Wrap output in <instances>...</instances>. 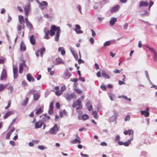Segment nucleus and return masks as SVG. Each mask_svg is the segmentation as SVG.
<instances>
[{
    "mask_svg": "<svg viewBox=\"0 0 157 157\" xmlns=\"http://www.w3.org/2000/svg\"><path fill=\"white\" fill-rule=\"evenodd\" d=\"M36 2L38 4V7L41 10H44L46 9V7L48 6V2L45 1H42L40 2L38 0H35Z\"/></svg>",
    "mask_w": 157,
    "mask_h": 157,
    "instance_id": "1",
    "label": "nucleus"
},
{
    "mask_svg": "<svg viewBox=\"0 0 157 157\" xmlns=\"http://www.w3.org/2000/svg\"><path fill=\"white\" fill-rule=\"evenodd\" d=\"M77 106H78L76 108V110L81 109L82 108V105L81 104V101L79 99H78L76 101H74L73 103L72 107L73 108H75Z\"/></svg>",
    "mask_w": 157,
    "mask_h": 157,
    "instance_id": "2",
    "label": "nucleus"
},
{
    "mask_svg": "<svg viewBox=\"0 0 157 157\" xmlns=\"http://www.w3.org/2000/svg\"><path fill=\"white\" fill-rule=\"evenodd\" d=\"M64 97L68 101H70L75 97V94L74 92L70 94L68 93H65L63 94Z\"/></svg>",
    "mask_w": 157,
    "mask_h": 157,
    "instance_id": "3",
    "label": "nucleus"
},
{
    "mask_svg": "<svg viewBox=\"0 0 157 157\" xmlns=\"http://www.w3.org/2000/svg\"><path fill=\"white\" fill-rule=\"evenodd\" d=\"M59 128L58 127L57 124H55L54 126L51 128L49 131V133L51 134H55L59 130Z\"/></svg>",
    "mask_w": 157,
    "mask_h": 157,
    "instance_id": "4",
    "label": "nucleus"
},
{
    "mask_svg": "<svg viewBox=\"0 0 157 157\" xmlns=\"http://www.w3.org/2000/svg\"><path fill=\"white\" fill-rule=\"evenodd\" d=\"M71 73L69 72V70L67 69L64 72L62 78L65 79H67L71 76Z\"/></svg>",
    "mask_w": 157,
    "mask_h": 157,
    "instance_id": "5",
    "label": "nucleus"
},
{
    "mask_svg": "<svg viewBox=\"0 0 157 157\" xmlns=\"http://www.w3.org/2000/svg\"><path fill=\"white\" fill-rule=\"evenodd\" d=\"M59 28H60V27H57L54 25H52L50 30V35L52 36L54 35L55 33V32H57L58 29H59Z\"/></svg>",
    "mask_w": 157,
    "mask_h": 157,
    "instance_id": "6",
    "label": "nucleus"
},
{
    "mask_svg": "<svg viewBox=\"0 0 157 157\" xmlns=\"http://www.w3.org/2000/svg\"><path fill=\"white\" fill-rule=\"evenodd\" d=\"M113 115L108 119V121H109L110 122H113L117 119L118 116L117 113L116 111H113Z\"/></svg>",
    "mask_w": 157,
    "mask_h": 157,
    "instance_id": "7",
    "label": "nucleus"
},
{
    "mask_svg": "<svg viewBox=\"0 0 157 157\" xmlns=\"http://www.w3.org/2000/svg\"><path fill=\"white\" fill-rule=\"evenodd\" d=\"M21 61H22V63H21L19 65V72L21 74L22 73L24 66L26 67V65L25 64V61L23 59H21Z\"/></svg>",
    "mask_w": 157,
    "mask_h": 157,
    "instance_id": "8",
    "label": "nucleus"
},
{
    "mask_svg": "<svg viewBox=\"0 0 157 157\" xmlns=\"http://www.w3.org/2000/svg\"><path fill=\"white\" fill-rule=\"evenodd\" d=\"M53 63L55 65H58L61 64H64L65 62L61 58L58 57L55 59Z\"/></svg>",
    "mask_w": 157,
    "mask_h": 157,
    "instance_id": "9",
    "label": "nucleus"
},
{
    "mask_svg": "<svg viewBox=\"0 0 157 157\" xmlns=\"http://www.w3.org/2000/svg\"><path fill=\"white\" fill-rule=\"evenodd\" d=\"M13 77L14 79H16L18 77V69L17 67L16 66L13 65Z\"/></svg>",
    "mask_w": 157,
    "mask_h": 157,
    "instance_id": "10",
    "label": "nucleus"
},
{
    "mask_svg": "<svg viewBox=\"0 0 157 157\" xmlns=\"http://www.w3.org/2000/svg\"><path fill=\"white\" fill-rule=\"evenodd\" d=\"M6 78L7 74L6 71L5 69H3V71L1 75L0 80H3L6 79Z\"/></svg>",
    "mask_w": 157,
    "mask_h": 157,
    "instance_id": "11",
    "label": "nucleus"
},
{
    "mask_svg": "<svg viewBox=\"0 0 157 157\" xmlns=\"http://www.w3.org/2000/svg\"><path fill=\"white\" fill-rule=\"evenodd\" d=\"M149 110V108L147 107L145 110H141L140 111L141 113L145 117H148L149 115V113L148 112Z\"/></svg>",
    "mask_w": 157,
    "mask_h": 157,
    "instance_id": "12",
    "label": "nucleus"
},
{
    "mask_svg": "<svg viewBox=\"0 0 157 157\" xmlns=\"http://www.w3.org/2000/svg\"><path fill=\"white\" fill-rule=\"evenodd\" d=\"M54 102L52 101L50 103L49 106V109L48 113L49 114H51L53 113V105Z\"/></svg>",
    "mask_w": 157,
    "mask_h": 157,
    "instance_id": "13",
    "label": "nucleus"
},
{
    "mask_svg": "<svg viewBox=\"0 0 157 157\" xmlns=\"http://www.w3.org/2000/svg\"><path fill=\"white\" fill-rule=\"evenodd\" d=\"M57 32H56V35L55 37V40L56 41L58 42L59 40V38L60 35V33H61V31L60 29V28H59Z\"/></svg>",
    "mask_w": 157,
    "mask_h": 157,
    "instance_id": "14",
    "label": "nucleus"
},
{
    "mask_svg": "<svg viewBox=\"0 0 157 157\" xmlns=\"http://www.w3.org/2000/svg\"><path fill=\"white\" fill-rule=\"evenodd\" d=\"M44 31L45 33V37L44 38L46 39H48L50 38L49 36V31L48 30L47 28H45L44 29Z\"/></svg>",
    "mask_w": 157,
    "mask_h": 157,
    "instance_id": "15",
    "label": "nucleus"
},
{
    "mask_svg": "<svg viewBox=\"0 0 157 157\" xmlns=\"http://www.w3.org/2000/svg\"><path fill=\"white\" fill-rule=\"evenodd\" d=\"M89 118V116L88 115L86 114H83L82 117L81 118V117L79 115L78 117V120H86L87 119H88Z\"/></svg>",
    "mask_w": 157,
    "mask_h": 157,
    "instance_id": "16",
    "label": "nucleus"
},
{
    "mask_svg": "<svg viewBox=\"0 0 157 157\" xmlns=\"http://www.w3.org/2000/svg\"><path fill=\"white\" fill-rule=\"evenodd\" d=\"M44 124L43 121H39L36 123H35V128H40L42 124Z\"/></svg>",
    "mask_w": 157,
    "mask_h": 157,
    "instance_id": "17",
    "label": "nucleus"
},
{
    "mask_svg": "<svg viewBox=\"0 0 157 157\" xmlns=\"http://www.w3.org/2000/svg\"><path fill=\"white\" fill-rule=\"evenodd\" d=\"M20 50L22 51H25L26 50V46L24 44L23 41H22L21 42V44H20Z\"/></svg>",
    "mask_w": 157,
    "mask_h": 157,
    "instance_id": "18",
    "label": "nucleus"
},
{
    "mask_svg": "<svg viewBox=\"0 0 157 157\" xmlns=\"http://www.w3.org/2000/svg\"><path fill=\"white\" fill-rule=\"evenodd\" d=\"M30 41L33 45H34L36 44V40L34 38V36L33 35H31L30 38Z\"/></svg>",
    "mask_w": 157,
    "mask_h": 157,
    "instance_id": "19",
    "label": "nucleus"
},
{
    "mask_svg": "<svg viewBox=\"0 0 157 157\" xmlns=\"http://www.w3.org/2000/svg\"><path fill=\"white\" fill-rule=\"evenodd\" d=\"M117 18L115 17L112 18L109 21L110 25H114L117 21Z\"/></svg>",
    "mask_w": 157,
    "mask_h": 157,
    "instance_id": "20",
    "label": "nucleus"
},
{
    "mask_svg": "<svg viewBox=\"0 0 157 157\" xmlns=\"http://www.w3.org/2000/svg\"><path fill=\"white\" fill-rule=\"evenodd\" d=\"M140 14L144 16H147L149 15V12L147 10H141Z\"/></svg>",
    "mask_w": 157,
    "mask_h": 157,
    "instance_id": "21",
    "label": "nucleus"
},
{
    "mask_svg": "<svg viewBox=\"0 0 157 157\" xmlns=\"http://www.w3.org/2000/svg\"><path fill=\"white\" fill-rule=\"evenodd\" d=\"M27 78L29 82H30L31 81L34 82L35 80L34 78L29 74L27 75Z\"/></svg>",
    "mask_w": 157,
    "mask_h": 157,
    "instance_id": "22",
    "label": "nucleus"
},
{
    "mask_svg": "<svg viewBox=\"0 0 157 157\" xmlns=\"http://www.w3.org/2000/svg\"><path fill=\"white\" fill-rule=\"evenodd\" d=\"M31 7V4L29 2L27 3L26 4L25 6V7L24 8V10H30Z\"/></svg>",
    "mask_w": 157,
    "mask_h": 157,
    "instance_id": "23",
    "label": "nucleus"
},
{
    "mask_svg": "<svg viewBox=\"0 0 157 157\" xmlns=\"http://www.w3.org/2000/svg\"><path fill=\"white\" fill-rule=\"evenodd\" d=\"M148 5V3L147 2L142 1L140 3L139 7H140L142 6H147Z\"/></svg>",
    "mask_w": 157,
    "mask_h": 157,
    "instance_id": "24",
    "label": "nucleus"
},
{
    "mask_svg": "<svg viewBox=\"0 0 157 157\" xmlns=\"http://www.w3.org/2000/svg\"><path fill=\"white\" fill-rule=\"evenodd\" d=\"M19 21L21 24H24L25 23L24 17L21 15H19L18 16Z\"/></svg>",
    "mask_w": 157,
    "mask_h": 157,
    "instance_id": "25",
    "label": "nucleus"
},
{
    "mask_svg": "<svg viewBox=\"0 0 157 157\" xmlns=\"http://www.w3.org/2000/svg\"><path fill=\"white\" fill-rule=\"evenodd\" d=\"M101 74L102 76L105 78L107 79H109L110 78L106 74L105 71L102 70V71Z\"/></svg>",
    "mask_w": 157,
    "mask_h": 157,
    "instance_id": "26",
    "label": "nucleus"
},
{
    "mask_svg": "<svg viewBox=\"0 0 157 157\" xmlns=\"http://www.w3.org/2000/svg\"><path fill=\"white\" fill-rule=\"evenodd\" d=\"M8 86L7 84H0V92L3 91Z\"/></svg>",
    "mask_w": 157,
    "mask_h": 157,
    "instance_id": "27",
    "label": "nucleus"
},
{
    "mask_svg": "<svg viewBox=\"0 0 157 157\" xmlns=\"http://www.w3.org/2000/svg\"><path fill=\"white\" fill-rule=\"evenodd\" d=\"M11 111H8L6 113L4 116L3 118L4 119H6L12 114Z\"/></svg>",
    "mask_w": 157,
    "mask_h": 157,
    "instance_id": "28",
    "label": "nucleus"
},
{
    "mask_svg": "<svg viewBox=\"0 0 157 157\" xmlns=\"http://www.w3.org/2000/svg\"><path fill=\"white\" fill-rule=\"evenodd\" d=\"M40 97V94L38 93H36L34 94L33 95V99L34 100L37 101V100Z\"/></svg>",
    "mask_w": 157,
    "mask_h": 157,
    "instance_id": "29",
    "label": "nucleus"
},
{
    "mask_svg": "<svg viewBox=\"0 0 157 157\" xmlns=\"http://www.w3.org/2000/svg\"><path fill=\"white\" fill-rule=\"evenodd\" d=\"M29 99V98L26 97V98L25 99V100H24L22 102V103H21L22 105L23 106H25V105H26L27 104L28 102Z\"/></svg>",
    "mask_w": 157,
    "mask_h": 157,
    "instance_id": "30",
    "label": "nucleus"
},
{
    "mask_svg": "<svg viewBox=\"0 0 157 157\" xmlns=\"http://www.w3.org/2000/svg\"><path fill=\"white\" fill-rule=\"evenodd\" d=\"M45 50V48L43 47L40 48L39 50H38V52L40 53V56L42 57L43 56V52Z\"/></svg>",
    "mask_w": 157,
    "mask_h": 157,
    "instance_id": "31",
    "label": "nucleus"
},
{
    "mask_svg": "<svg viewBox=\"0 0 157 157\" xmlns=\"http://www.w3.org/2000/svg\"><path fill=\"white\" fill-rule=\"evenodd\" d=\"M81 142V141L77 139H75L71 141V143H72V144L76 143L80 144Z\"/></svg>",
    "mask_w": 157,
    "mask_h": 157,
    "instance_id": "32",
    "label": "nucleus"
},
{
    "mask_svg": "<svg viewBox=\"0 0 157 157\" xmlns=\"http://www.w3.org/2000/svg\"><path fill=\"white\" fill-rule=\"evenodd\" d=\"M69 49L73 56H74V55H75L77 54L76 52L75 51L74 48H73L70 47H69Z\"/></svg>",
    "mask_w": 157,
    "mask_h": 157,
    "instance_id": "33",
    "label": "nucleus"
},
{
    "mask_svg": "<svg viewBox=\"0 0 157 157\" xmlns=\"http://www.w3.org/2000/svg\"><path fill=\"white\" fill-rule=\"evenodd\" d=\"M27 27L29 30H31L33 28V26L31 23L29 22L26 23Z\"/></svg>",
    "mask_w": 157,
    "mask_h": 157,
    "instance_id": "34",
    "label": "nucleus"
},
{
    "mask_svg": "<svg viewBox=\"0 0 157 157\" xmlns=\"http://www.w3.org/2000/svg\"><path fill=\"white\" fill-rule=\"evenodd\" d=\"M38 148L41 150H43L44 149H47V147L44 146L43 145L39 146L38 147Z\"/></svg>",
    "mask_w": 157,
    "mask_h": 157,
    "instance_id": "35",
    "label": "nucleus"
},
{
    "mask_svg": "<svg viewBox=\"0 0 157 157\" xmlns=\"http://www.w3.org/2000/svg\"><path fill=\"white\" fill-rule=\"evenodd\" d=\"M36 92V90L34 89L30 90L28 93V95H30L31 94H35V93Z\"/></svg>",
    "mask_w": 157,
    "mask_h": 157,
    "instance_id": "36",
    "label": "nucleus"
},
{
    "mask_svg": "<svg viewBox=\"0 0 157 157\" xmlns=\"http://www.w3.org/2000/svg\"><path fill=\"white\" fill-rule=\"evenodd\" d=\"M146 47L149 50H150L154 54H155V53H156V52L155 51V50L151 47H150V46H146Z\"/></svg>",
    "mask_w": 157,
    "mask_h": 157,
    "instance_id": "37",
    "label": "nucleus"
},
{
    "mask_svg": "<svg viewBox=\"0 0 157 157\" xmlns=\"http://www.w3.org/2000/svg\"><path fill=\"white\" fill-rule=\"evenodd\" d=\"M109 97L111 101L114 100V99L115 98V96L112 93H110Z\"/></svg>",
    "mask_w": 157,
    "mask_h": 157,
    "instance_id": "38",
    "label": "nucleus"
},
{
    "mask_svg": "<svg viewBox=\"0 0 157 157\" xmlns=\"http://www.w3.org/2000/svg\"><path fill=\"white\" fill-rule=\"evenodd\" d=\"M100 6L99 3H95L94 5V7L95 9H98V6Z\"/></svg>",
    "mask_w": 157,
    "mask_h": 157,
    "instance_id": "39",
    "label": "nucleus"
},
{
    "mask_svg": "<svg viewBox=\"0 0 157 157\" xmlns=\"http://www.w3.org/2000/svg\"><path fill=\"white\" fill-rule=\"evenodd\" d=\"M92 114L94 115V117L95 118L97 119L98 118V115L97 114V113L96 111H93Z\"/></svg>",
    "mask_w": 157,
    "mask_h": 157,
    "instance_id": "40",
    "label": "nucleus"
},
{
    "mask_svg": "<svg viewBox=\"0 0 157 157\" xmlns=\"http://www.w3.org/2000/svg\"><path fill=\"white\" fill-rule=\"evenodd\" d=\"M120 7L119 5H117L112 7L111 10H118L120 9Z\"/></svg>",
    "mask_w": 157,
    "mask_h": 157,
    "instance_id": "41",
    "label": "nucleus"
},
{
    "mask_svg": "<svg viewBox=\"0 0 157 157\" xmlns=\"http://www.w3.org/2000/svg\"><path fill=\"white\" fill-rule=\"evenodd\" d=\"M62 93V91H61L60 90H58L55 92L56 94L58 96L60 95Z\"/></svg>",
    "mask_w": 157,
    "mask_h": 157,
    "instance_id": "42",
    "label": "nucleus"
},
{
    "mask_svg": "<svg viewBox=\"0 0 157 157\" xmlns=\"http://www.w3.org/2000/svg\"><path fill=\"white\" fill-rule=\"evenodd\" d=\"M75 28L74 29V30L75 31V30L77 31L78 30H80L81 29V27L80 26L76 24L75 25Z\"/></svg>",
    "mask_w": 157,
    "mask_h": 157,
    "instance_id": "43",
    "label": "nucleus"
},
{
    "mask_svg": "<svg viewBox=\"0 0 157 157\" xmlns=\"http://www.w3.org/2000/svg\"><path fill=\"white\" fill-rule=\"evenodd\" d=\"M154 54V56L153 57V59L155 62H157V53H155Z\"/></svg>",
    "mask_w": 157,
    "mask_h": 157,
    "instance_id": "44",
    "label": "nucleus"
},
{
    "mask_svg": "<svg viewBox=\"0 0 157 157\" xmlns=\"http://www.w3.org/2000/svg\"><path fill=\"white\" fill-rule=\"evenodd\" d=\"M75 91L78 94H80L82 92V91L79 89H75Z\"/></svg>",
    "mask_w": 157,
    "mask_h": 157,
    "instance_id": "45",
    "label": "nucleus"
},
{
    "mask_svg": "<svg viewBox=\"0 0 157 157\" xmlns=\"http://www.w3.org/2000/svg\"><path fill=\"white\" fill-rule=\"evenodd\" d=\"M70 80L71 82H76L78 81V79L77 78H71L70 79Z\"/></svg>",
    "mask_w": 157,
    "mask_h": 157,
    "instance_id": "46",
    "label": "nucleus"
},
{
    "mask_svg": "<svg viewBox=\"0 0 157 157\" xmlns=\"http://www.w3.org/2000/svg\"><path fill=\"white\" fill-rule=\"evenodd\" d=\"M110 44V41H107L104 44V46H109Z\"/></svg>",
    "mask_w": 157,
    "mask_h": 157,
    "instance_id": "47",
    "label": "nucleus"
},
{
    "mask_svg": "<svg viewBox=\"0 0 157 157\" xmlns=\"http://www.w3.org/2000/svg\"><path fill=\"white\" fill-rule=\"evenodd\" d=\"M36 114H38L40 113H41V108H40L36 110Z\"/></svg>",
    "mask_w": 157,
    "mask_h": 157,
    "instance_id": "48",
    "label": "nucleus"
},
{
    "mask_svg": "<svg viewBox=\"0 0 157 157\" xmlns=\"http://www.w3.org/2000/svg\"><path fill=\"white\" fill-rule=\"evenodd\" d=\"M130 119V116L129 115H127L124 118V121H129Z\"/></svg>",
    "mask_w": 157,
    "mask_h": 157,
    "instance_id": "49",
    "label": "nucleus"
},
{
    "mask_svg": "<svg viewBox=\"0 0 157 157\" xmlns=\"http://www.w3.org/2000/svg\"><path fill=\"white\" fill-rule=\"evenodd\" d=\"M154 2L153 1H150L149 3V10L150 9L151 7L153 5V4Z\"/></svg>",
    "mask_w": 157,
    "mask_h": 157,
    "instance_id": "50",
    "label": "nucleus"
},
{
    "mask_svg": "<svg viewBox=\"0 0 157 157\" xmlns=\"http://www.w3.org/2000/svg\"><path fill=\"white\" fill-rule=\"evenodd\" d=\"M101 88L103 90H105L106 89L105 86L104 84H102L101 86Z\"/></svg>",
    "mask_w": 157,
    "mask_h": 157,
    "instance_id": "51",
    "label": "nucleus"
},
{
    "mask_svg": "<svg viewBox=\"0 0 157 157\" xmlns=\"http://www.w3.org/2000/svg\"><path fill=\"white\" fill-rule=\"evenodd\" d=\"M11 133H10V132H9L7 134L6 136V139H9L10 138V136L11 135Z\"/></svg>",
    "mask_w": 157,
    "mask_h": 157,
    "instance_id": "52",
    "label": "nucleus"
},
{
    "mask_svg": "<svg viewBox=\"0 0 157 157\" xmlns=\"http://www.w3.org/2000/svg\"><path fill=\"white\" fill-rule=\"evenodd\" d=\"M75 32L78 34H82V33H83V32L81 30H80V29L79 30H78L76 31V30H75Z\"/></svg>",
    "mask_w": 157,
    "mask_h": 157,
    "instance_id": "53",
    "label": "nucleus"
},
{
    "mask_svg": "<svg viewBox=\"0 0 157 157\" xmlns=\"http://www.w3.org/2000/svg\"><path fill=\"white\" fill-rule=\"evenodd\" d=\"M122 98L125 99H126V100L130 101H131V98H127V97L126 96H124V95L122 96Z\"/></svg>",
    "mask_w": 157,
    "mask_h": 157,
    "instance_id": "54",
    "label": "nucleus"
},
{
    "mask_svg": "<svg viewBox=\"0 0 157 157\" xmlns=\"http://www.w3.org/2000/svg\"><path fill=\"white\" fill-rule=\"evenodd\" d=\"M145 73L146 75L147 78L148 80H149V78L148 75V71H145Z\"/></svg>",
    "mask_w": 157,
    "mask_h": 157,
    "instance_id": "55",
    "label": "nucleus"
},
{
    "mask_svg": "<svg viewBox=\"0 0 157 157\" xmlns=\"http://www.w3.org/2000/svg\"><path fill=\"white\" fill-rule=\"evenodd\" d=\"M78 63L79 64H80L81 63H84V61L83 60H82L81 58H79V59L78 60Z\"/></svg>",
    "mask_w": 157,
    "mask_h": 157,
    "instance_id": "56",
    "label": "nucleus"
},
{
    "mask_svg": "<svg viewBox=\"0 0 157 157\" xmlns=\"http://www.w3.org/2000/svg\"><path fill=\"white\" fill-rule=\"evenodd\" d=\"M90 41L91 44H93L94 42V39L93 37H91L90 39Z\"/></svg>",
    "mask_w": 157,
    "mask_h": 157,
    "instance_id": "57",
    "label": "nucleus"
},
{
    "mask_svg": "<svg viewBox=\"0 0 157 157\" xmlns=\"http://www.w3.org/2000/svg\"><path fill=\"white\" fill-rule=\"evenodd\" d=\"M128 27V24L127 23L125 24L123 26V28L125 29H127Z\"/></svg>",
    "mask_w": 157,
    "mask_h": 157,
    "instance_id": "58",
    "label": "nucleus"
},
{
    "mask_svg": "<svg viewBox=\"0 0 157 157\" xmlns=\"http://www.w3.org/2000/svg\"><path fill=\"white\" fill-rule=\"evenodd\" d=\"M100 145L102 146H107V144L105 142H103L100 143Z\"/></svg>",
    "mask_w": 157,
    "mask_h": 157,
    "instance_id": "59",
    "label": "nucleus"
},
{
    "mask_svg": "<svg viewBox=\"0 0 157 157\" xmlns=\"http://www.w3.org/2000/svg\"><path fill=\"white\" fill-rule=\"evenodd\" d=\"M66 88L65 86H62L61 87L60 90L63 93L65 90Z\"/></svg>",
    "mask_w": 157,
    "mask_h": 157,
    "instance_id": "60",
    "label": "nucleus"
},
{
    "mask_svg": "<svg viewBox=\"0 0 157 157\" xmlns=\"http://www.w3.org/2000/svg\"><path fill=\"white\" fill-rule=\"evenodd\" d=\"M91 31L92 32V36L94 37L96 35V33L92 29H91Z\"/></svg>",
    "mask_w": 157,
    "mask_h": 157,
    "instance_id": "61",
    "label": "nucleus"
},
{
    "mask_svg": "<svg viewBox=\"0 0 157 157\" xmlns=\"http://www.w3.org/2000/svg\"><path fill=\"white\" fill-rule=\"evenodd\" d=\"M110 55L111 57H113L115 56L116 54L115 53H113L112 52H110Z\"/></svg>",
    "mask_w": 157,
    "mask_h": 157,
    "instance_id": "62",
    "label": "nucleus"
},
{
    "mask_svg": "<svg viewBox=\"0 0 157 157\" xmlns=\"http://www.w3.org/2000/svg\"><path fill=\"white\" fill-rule=\"evenodd\" d=\"M56 107L57 109H59L60 108V105L59 102H57L56 103Z\"/></svg>",
    "mask_w": 157,
    "mask_h": 157,
    "instance_id": "63",
    "label": "nucleus"
},
{
    "mask_svg": "<svg viewBox=\"0 0 157 157\" xmlns=\"http://www.w3.org/2000/svg\"><path fill=\"white\" fill-rule=\"evenodd\" d=\"M133 132L132 130H128V134L130 135L131 134H133Z\"/></svg>",
    "mask_w": 157,
    "mask_h": 157,
    "instance_id": "64",
    "label": "nucleus"
}]
</instances>
